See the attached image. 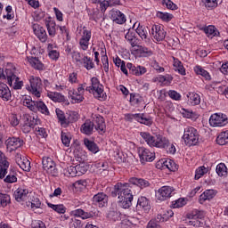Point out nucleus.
I'll list each match as a JSON object with an SVG mask.
<instances>
[{
  "instance_id": "obj_1",
  "label": "nucleus",
  "mask_w": 228,
  "mask_h": 228,
  "mask_svg": "<svg viewBox=\"0 0 228 228\" xmlns=\"http://www.w3.org/2000/svg\"><path fill=\"white\" fill-rule=\"evenodd\" d=\"M151 183L143 178L131 177L128 183H118L111 191V197H118L119 206L123 209H129L133 206V195L140 193V191H134V188H149Z\"/></svg>"
},
{
  "instance_id": "obj_2",
  "label": "nucleus",
  "mask_w": 228,
  "mask_h": 228,
  "mask_svg": "<svg viewBox=\"0 0 228 228\" xmlns=\"http://www.w3.org/2000/svg\"><path fill=\"white\" fill-rule=\"evenodd\" d=\"M140 136L149 145V147H156V149H168L169 154H175L176 152L175 145L170 144L168 138L163 134L152 135L149 132H140ZM169 147V148H168Z\"/></svg>"
},
{
  "instance_id": "obj_3",
  "label": "nucleus",
  "mask_w": 228,
  "mask_h": 228,
  "mask_svg": "<svg viewBox=\"0 0 228 228\" xmlns=\"http://www.w3.org/2000/svg\"><path fill=\"white\" fill-rule=\"evenodd\" d=\"M94 129L99 133V134H104L106 133V122L104 118L101 115H94L93 121L86 119L80 127L82 134L91 136L94 134Z\"/></svg>"
},
{
  "instance_id": "obj_4",
  "label": "nucleus",
  "mask_w": 228,
  "mask_h": 228,
  "mask_svg": "<svg viewBox=\"0 0 228 228\" xmlns=\"http://www.w3.org/2000/svg\"><path fill=\"white\" fill-rule=\"evenodd\" d=\"M23 106L28 108L33 113H42L43 115H49V109L47 105L42 101H33L30 96H25L22 101Z\"/></svg>"
},
{
  "instance_id": "obj_5",
  "label": "nucleus",
  "mask_w": 228,
  "mask_h": 228,
  "mask_svg": "<svg viewBox=\"0 0 228 228\" xmlns=\"http://www.w3.org/2000/svg\"><path fill=\"white\" fill-rule=\"evenodd\" d=\"M86 91L89 94H93L95 99L98 101H106V93H104V86L101 84V81L96 77L91 78V86L86 87Z\"/></svg>"
},
{
  "instance_id": "obj_6",
  "label": "nucleus",
  "mask_w": 228,
  "mask_h": 228,
  "mask_svg": "<svg viewBox=\"0 0 228 228\" xmlns=\"http://www.w3.org/2000/svg\"><path fill=\"white\" fill-rule=\"evenodd\" d=\"M183 140L188 147L197 145L199 143V131L193 126L185 127Z\"/></svg>"
},
{
  "instance_id": "obj_7",
  "label": "nucleus",
  "mask_w": 228,
  "mask_h": 228,
  "mask_svg": "<svg viewBox=\"0 0 228 228\" xmlns=\"http://www.w3.org/2000/svg\"><path fill=\"white\" fill-rule=\"evenodd\" d=\"M85 84H80L76 91L74 88H69L68 92L69 99H71L73 104H79L85 101Z\"/></svg>"
},
{
  "instance_id": "obj_8",
  "label": "nucleus",
  "mask_w": 228,
  "mask_h": 228,
  "mask_svg": "<svg viewBox=\"0 0 228 228\" xmlns=\"http://www.w3.org/2000/svg\"><path fill=\"white\" fill-rule=\"evenodd\" d=\"M30 86L28 87V92L39 99L42 95V79L39 77L30 76L29 77Z\"/></svg>"
},
{
  "instance_id": "obj_9",
  "label": "nucleus",
  "mask_w": 228,
  "mask_h": 228,
  "mask_svg": "<svg viewBox=\"0 0 228 228\" xmlns=\"http://www.w3.org/2000/svg\"><path fill=\"white\" fill-rule=\"evenodd\" d=\"M209 126L211 127H224L228 124L227 115L224 113H214L208 119Z\"/></svg>"
},
{
  "instance_id": "obj_10",
  "label": "nucleus",
  "mask_w": 228,
  "mask_h": 228,
  "mask_svg": "<svg viewBox=\"0 0 228 228\" xmlns=\"http://www.w3.org/2000/svg\"><path fill=\"white\" fill-rule=\"evenodd\" d=\"M5 78L7 79L9 86H12V85H13L14 90H20V88H22V81H20L17 75H15V73H13L12 69H5Z\"/></svg>"
},
{
  "instance_id": "obj_11",
  "label": "nucleus",
  "mask_w": 228,
  "mask_h": 228,
  "mask_svg": "<svg viewBox=\"0 0 228 228\" xmlns=\"http://www.w3.org/2000/svg\"><path fill=\"white\" fill-rule=\"evenodd\" d=\"M138 154L142 165H145L147 162L151 163L153 159H156V153L151 151V150L145 147L139 148Z\"/></svg>"
},
{
  "instance_id": "obj_12",
  "label": "nucleus",
  "mask_w": 228,
  "mask_h": 228,
  "mask_svg": "<svg viewBox=\"0 0 228 228\" xmlns=\"http://www.w3.org/2000/svg\"><path fill=\"white\" fill-rule=\"evenodd\" d=\"M175 193V189L173 186L164 185L158 190L156 197L159 200H167Z\"/></svg>"
},
{
  "instance_id": "obj_13",
  "label": "nucleus",
  "mask_w": 228,
  "mask_h": 228,
  "mask_svg": "<svg viewBox=\"0 0 228 228\" xmlns=\"http://www.w3.org/2000/svg\"><path fill=\"white\" fill-rule=\"evenodd\" d=\"M150 33L156 42H163L167 37V31L161 25H152Z\"/></svg>"
},
{
  "instance_id": "obj_14",
  "label": "nucleus",
  "mask_w": 228,
  "mask_h": 228,
  "mask_svg": "<svg viewBox=\"0 0 228 228\" xmlns=\"http://www.w3.org/2000/svg\"><path fill=\"white\" fill-rule=\"evenodd\" d=\"M92 39V31L88 30L86 27H83L82 35L79 39V47L82 51H87Z\"/></svg>"
},
{
  "instance_id": "obj_15",
  "label": "nucleus",
  "mask_w": 228,
  "mask_h": 228,
  "mask_svg": "<svg viewBox=\"0 0 228 228\" xmlns=\"http://www.w3.org/2000/svg\"><path fill=\"white\" fill-rule=\"evenodd\" d=\"M42 163L44 170H46L50 175L53 177L58 175V169H56V164L53 162V159L45 157L43 158Z\"/></svg>"
},
{
  "instance_id": "obj_16",
  "label": "nucleus",
  "mask_w": 228,
  "mask_h": 228,
  "mask_svg": "<svg viewBox=\"0 0 228 228\" xmlns=\"http://www.w3.org/2000/svg\"><path fill=\"white\" fill-rule=\"evenodd\" d=\"M110 19L114 22V24H126L127 22V18L124 12H120L118 9H112L110 12Z\"/></svg>"
},
{
  "instance_id": "obj_17",
  "label": "nucleus",
  "mask_w": 228,
  "mask_h": 228,
  "mask_svg": "<svg viewBox=\"0 0 228 228\" xmlns=\"http://www.w3.org/2000/svg\"><path fill=\"white\" fill-rule=\"evenodd\" d=\"M206 216V212L202 210H193L192 212L187 215V218H189L190 225H193V227H197L199 225V220H202Z\"/></svg>"
},
{
  "instance_id": "obj_18",
  "label": "nucleus",
  "mask_w": 228,
  "mask_h": 228,
  "mask_svg": "<svg viewBox=\"0 0 228 228\" xmlns=\"http://www.w3.org/2000/svg\"><path fill=\"white\" fill-rule=\"evenodd\" d=\"M10 167V162L6 155L0 151V179H4Z\"/></svg>"
},
{
  "instance_id": "obj_19",
  "label": "nucleus",
  "mask_w": 228,
  "mask_h": 228,
  "mask_svg": "<svg viewBox=\"0 0 228 228\" xmlns=\"http://www.w3.org/2000/svg\"><path fill=\"white\" fill-rule=\"evenodd\" d=\"M7 149L11 151H17L24 145V141L19 137H10L6 141Z\"/></svg>"
},
{
  "instance_id": "obj_20",
  "label": "nucleus",
  "mask_w": 228,
  "mask_h": 228,
  "mask_svg": "<svg viewBox=\"0 0 228 228\" xmlns=\"http://www.w3.org/2000/svg\"><path fill=\"white\" fill-rule=\"evenodd\" d=\"M29 193V190L26 185H20L15 191L14 197L17 202H22V200H26L28 195Z\"/></svg>"
},
{
  "instance_id": "obj_21",
  "label": "nucleus",
  "mask_w": 228,
  "mask_h": 228,
  "mask_svg": "<svg viewBox=\"0 0 228 228\" xmlns=\"http://www.w3.org/2000/svg\"><path fill=\"white\" fill-rule=\"evenodd\" d=\"M16 163L24 172H29L31 170V162L26 158L22 159V156L19 153L15 156Z\"/></svg>"
},
{
  "instance_id": "obj_22",
  "label": "nucleus",
  "mask_w": 228,
  "mask_h": 228,
  "mask_svg": "<svg viewBox=\"0 0 228 228\" xmlns=\"http://www.w3.org/2000/svg\"><path fill=\"white\" fill-rule=\"evenodd\" d=\"M33 32L38 38V40H40V42H47V32L45 31V28H44V27L38 24H34Z\"/></svg>"
},
{
  "instance_id": "obj_23",
  "label": "nucleus",
  "mask_w": 228,
  "mask_h": 228,
  "mask_svg": "<svg viewBox=\"0 0 228 228\" xmlns=\"http://www.w3.org/2000/svg\"><path fill=\"white\" fill-rule=\"evenodd\" d=\"M126 67L133 76H143V74L147 73V68L143 66H134V64L128 62Z\"/></svg>"
},
{
  "instance_id": "obj_24",
  "label": "nucleus",
  "mask_w": 228,
  "mask_h": 228,
  "mask_svg": "<svg viewBox=\"0 0 228 228\" xmlns=\"http://www.w3.org/2000/svg\"><path fill=\"white\" fill-rule=\"evenodd\" d=\"M93 201L99 208H104L108 204V196L104 192H99L94 196Z\"/></svg>"
},
{
  "instance_id": "obj_25",
  "label": "nucleus",
  "mask_w": 228,
  "mask_h": 228,
  "mask_svg": "<svg viewBox=\"0 0 228 228\" xmlns=\"http://www.w3.org/2000/svg\"><path fill=\"white\" fill-rule=\"evenodd\" d=\"M137 28H135V32L137 35L142 38V40H144V42H149V28L143 25H140V23H134V26Z\"/></svg>"
},
{
  "instance_id": "obj_26",
  "label": "nucleus",
  "mask_w": 228,
  "mask_h": 228,
  "mask_svg": "<svg viewBox=\"0 0 228 228\" xmlns=\"http://www.w3.org/2000/svg\"><path fill=\"white\" fill-rule=\"evenodd\" d=\"M136 208L139 211H144V213H149L151 209V203H149V200L145 197H141L137 200Z\"/></svg>"
},
{
  "instance_id": "obj_27",
  "label": "nucleus",
  "mask_w": 228,
  "mask_h": 228,
  "mask_svg": "<svg viewBox=\"0 0 228 228\" xmlns=\"http://www.w3.org/2000/svg\"><path fill=\"white\" fill-rule=\"evenodd\" d=\"M155 81L162 86H169V85H172V81H174V77L170 74L159 75L155 77Z\"/></svg>"
},
{
  "instance_id": "obj_28",
  "label": "nucleus",
  "mask_w": 228,
  "mask_h": 228,
  "mask_svg": "<svg viewBox=\"0 0 228 228\" xmlns=\"http://www.w3.org/2000/svg\"><path fill=\"white\" fill-rule=\"evenodd\" d=\"M216 196V191H215L213 189L206 190L200 196V200H199L200 204H204V202H206V200H211L215 199Z\"/></svg>"
},
{
  "instance_id": "obj_29",
  "label": "nucleus",
  "mask_w": 228,
  "mask_h": 228,
  "mask_svg": "<svg viewBox=\"0 0 228 228\" xmlns=\"http://www.w3.org/2000/svg\"><path fill=\"white\" fill-rule=\"evenodd\" d=\"M0 97L3 101H10L12 99V91L6 84H0Z\"/></svg>"
},
{
  "instance_id": "obj_30",
  "label": "nucleus",
  "mask_w": 228,
  "mask_h": 228,
  "mask_svg": "<svg viewBox=\"0 0 228 228\" xmlns=\"http://www.w3.org/2000/svg\"><path fill=\"white\" fill-rule=\"evenodd\" d=\"M55 113L58 118V121L61 123V126L62 127H67L69 124H70V121L65 117V112L60 109L55 110Z\"/></svg>"
},
{
  "instance_id": "obj_31",
  "label": "nucleus",
  "mask_w": 228,
  "mask_h": 228,
  "mask_svg": "<svg viewBox=\"0 0 228 228\" xmlns=\"http://www.w3.org/2000/svg\"><path fill=\"white\" fill-rule=\"evenodd\" d=\"M193 70L195 74H197V76H201L202 77H204V79H206V81H211V75L209 74V72H208V70L204 69L202 66L196 65L193 68Z\"/></svg>"
},
{
  "instance_id": "obj_32",
  "label": "nucleus",
  "mask_w": 228,
  "mask_h": 228,
  "mask_svg": "<svg viewBox=\"0 0 228 228\" xmlns=\"http://www.w3.org/2000/svg\"><path fill=\"white\" fill-rule=\"evenodd\" d=\"M173 66L175 72H178L181 76H186V69H184L183 62L179 59L173 57Z\"/></svg>"
},
{
  "instance_id": "obj_33",
  "label": "nucleus",
  "mask_w": 228,
  "mask_h": 228,
  "mask_svg": "<svg viewBox=\"0 0 228 228\" xmlns=\"http://www.w3.org/2000/svg\"><path fill=\"white\" fill-rule=\"evenodd\" d=\"M79 67H83L86 70H92V69H95V63H94V60L88 56H84L82 62H80Z\"/></svg>"
},
{
  "instance_id": "obj_34",
  "label": "nucleus",
  "mask_w": 228,
  "mask_h": 228,
  "mask_svg": "<svg viewBox=\"0 0 228 228\" xmlns=\"http://www.w3.org/2000/svg\"><path fill=\"white\" fill-rule=\"evenodd\" d=\"M71 215H73V216L82 218V220H87V218H92L94 216V214L90 212H86L81 208L71 211Z\"/></svg>"
},
{
  "instance_id": "obj_35",
  "label": "nucleus",
  "mask_w": 228,
  "mask_h": 228,
  "mask_svg": "<svg viewBox=\"0 0 228 228\" xmlns=\"http://www.w3.org/2000/svg\"><path fill=\"white\" fill-rule=\"evenodd\" d=\"M45 24L46 26L49 37H56V22L51 19L45 20Z\"/></svg>"
},
{
  "instance_id": "obj_36",
  "label": "nucleus",
  "mask_w": 228,
  "mask_h": 228,
  "mask_svg": "<svg viewBox=\"0 0 228 228\" xmlns=\"http://www.w3.org/2000/svg\"><path fill=\"white\" fill-rule=\"evenodd\" d=\"M163 168H167L170 172H175L178 170L179 166L175 164V162L170 159L161 161Z\"/></svg>"
},
{
  "instance_id": "obj_37",
  "label": "nucleus",
  "mask_w": 228,
  "mask_h": 228,
  "mask_svg": "<svg viewBox=\"0 0 228 228\" xmlns=\"http://www.w3.org/2000/svg\"><path fill=\"white\" fill-rule=\"evenodd\" d=\"M172 216H174L172 209L164 210L163 213L157 216V222H168Z\"/></svg>"
},
{
  "instance_id": "obj_38",
  "label": "nucleus",
  "mask_w": 228,
  "mask_h": 228,
  "mask_svg": "<svg viewBox=\"0 0 228 228\" xmlns=\"http://www.w3.org/2000/svg\"><path fill=\"white\" fill-rule=\"evenodd\" d=\"M187 98L191 106H199L200 104V95L197 93H189Z\"/></svg>"
},
{
  "instance_id": "obj_39",
  "label": "nucleus",
  "mask_w": 228,
  "mask_h": 228,
  "mask_svg": "<svg viewBox=\"0 0 228 228\" xmlns=\"http://www.w3.org/2000/svg\"><path fill=\"white\" fill-rule=\"evenodd\" d=\"M28 61L29 65H31V67H33V69L36 70H44L45 69L44 63H42L38 58L30 57L28 59Z\"/></svg>"
},
{
  "instance_id": "obj_40",
  "label": "nucleus",
  "mask_w": 228,
  "mask_h": 228,
  "mask_svg": "<svg viewBox=\"0 0 228 228\" xmlns=\"http://www.w3.org/2000/svg\"><path fill=\"white\" fill-rule=\"evenodd\" d=\"M125 38L128 41L132 47L138 46V38H136V36H134V31L128 30L127 33L125 35Z\"/></svg>"
},
{
  "instance_id": "obj_41",
  "label": "nucleus",
  "mask_w": 228,
  "mask_h": 228,
  "mask_svg": "<svg viewBox=\"0 0 228 228\" xmlns=\"http://www.w3.org/2000/svg\"><path fill=\"white\" fill-rule=\"evenodd\" d=\"M84 145H86V149L93 152V154H97L99 152V146L94 141H90L89 139H84Z\"/></svg>"
},
{
  "instance_id": "obj_42",
  "label": "nucleus",
  "mask_w": 228,
  "mask_h": 228,
  "mask_svg": "<svg viewBox=\"0 0 228 228\" xmlns=\"http://www.w3.org/2000/svg\"><path fill=\"white\" fill-rule=\"evenodd\" d=\"M204 33L208 38H214V37H218V35H220L218 29L213 25H209L208 27L205 28Z\"/></svg>"
},
{
  "instance_id": "obj_43",
  "label": "nucleus",
  "mask_w": 228,
  "mask_h": 228,
  "mask_svg": "<svg viewBox=\"0 0 228 228\" xmlns=\"http://www.w3.org/2000/svg\"><path fill=\"white\" fill-rule=\"evenodd\" d=\"M137 122L143 124L144 126H152V118L151 116L139 113L137 116Z\"/></svg>"
},
{
  "instance_id": "obj_44",
  "label": "nucleus",
  "mask_w": 228,
  "mask_h": 228,
  "mask_svg": "<svg viewBox=\"0 0 228 228\" xmlns=\"http://www.w3.org/2000/svg\"><path fill=\"white\" fill-rule=\"evenodd\" d=\"M216 143L218 145H227L228 143V130L221 132L216 137Z\"/></svg>"
},
{
  "instance_id": "obj_45",
  "label": "nucleus",
  "mask_w": 228,
  "mask_h": 228,
  "mask_svg": "<svg viewBox=\"0 0 228 228\" xmlns=\"http://www.w3.org/2000/svg\"><path fill=\"white\" fill-rule=\"evenodd\" d=\"M216 172L219 177H227V166H225L224 163H219L216 167Z\"/></svg>"
},
{
  "instance_id": "obj_46",
  "label": "nucleus",
  "mask_w": 228,
  "mask_h": 228,
  "mask_svg": "<svg viewBox=\"0 0 228 228\" xmlns=\"http://www.w3.org/2000/svg\"><path fill=\"white\" fill-rule=\"evenodd\" d=\"M47 97H49V99H51V101H53V102H61V101H63V95H61V94L57 93V92H51L48 91L46 93Z\"/></svg>"
},
{
  "instance_id": "obj_47",
  "label": "nucleus",
  "mask_w": 228,
  "mask_h": 228,
  "mask_svg": "<svg viewBox=\"0 0 228 228\" xmlns=\"http://www.w3.org/2000/svg\"><path fill=\"white\" fill-rule=\"evenodd\" d=\"M47 206L60 215H65V213L67 212V208H65V206H63L62 204L54 205L53 203H47Z\"/></svg>"
},
{
  "instance_id": "obj_48",
  "label": "nucleus",
  "mask_w": 228,
  "mask_h": 228,
  "mask_svg": "<svg viewBox=\"0 0 228 228\" xmlns=\"http://www.w3.org/2000/svg\"><path fill=\"white\" fill-rule=\"evenodd\" d=\"M27 122L30 125L31 128L35 131L40 126V119L38 117L26 116Z\"/></svg>"
},
{
  "instance_id": "obj_49",
  "label": "nucleus",
  "mask_w": 228,
  "mask_h": 228,
  "mask_svg": "<svg viewBox=\"0 0 228 228\" xmlns=\"http://www.w3.org/2000/svg\"><path fill=\"white\" fill-rule=\"evenodd\" d=\"M202 3L207 10H215V8H218L220 0H202Z\"/></svg>"
},
{
  "instance_id": "obj_50",
  "label": "nucleus",
  "mask_w": 228,
  "mask_h": 228,
  "mask_svg": "<svg viewBox=\"0 0 228 228\" xmlns=\"http://www.w3.org/2000/svg\"><path fill=\"white\" fill-rule=\"evenodd\" d=\"M208 172H209V170L205 166H201V167H198L195 171L194 179L196 181H199V179H200V177H203V175H206V174H208Z\"/></svg>"
},
{
  "instance_id": "obj_51",
  "label": "nucleus",
  "mask_w": 228,
  "mask_h": 228,
  "mask_svg": "<svg viewBox=\"0 0 228 228\" xmlns=\"http://www.w3.org/2000/svg\"><path fill=\"white\" fill-rule=\"evenodd\" d=\"M64 175L67 177H77V171L76 166H69L63 170Z\"/></svg>"
},
{
  "instance_id": "obj_52",
  "label": "nucleus",
  "mask_w": 228,
  "mask_h": 228,
  "mask_svg": "<svg viewBox=\"0 0 228 228\" xmlns=\"http://www.w3.org/2000/svg\"><path fill=\"white\" fill-rule=\"evenodd\" d=\"M157 17L164 22H170L174 19V15L168 12H158Z\"/></svg>"
},
{
  "instance_id": "obj_53",
  "label": "nucleus",
  "mask_w": 228,
  "mask_h": 228,
  "mask_svg": "<svg viewBox=\"0 0 228 228\" xmlns=\"http://www.w3.org/2000/svg\"><path fill=\"white\" fill-rule=\"evenodd\" d=\"M102 63L103 66V70L105 72L110 71V60L108 59V55H106V52L102 51Z\"/></svg>"
},
{
  "instance_id": "obj_54",
  "label": "nucleus",
  "mask_w": 228,
  "mask_h": 228,
  "mask_svg": "<svg viewBox=\"0 0 228 228\" xmlns=\"http://www.w3.org/2000/svg\"><path fill=\"white\" fill-rule=\"evenodd\" d=\"M10 195L0 193V208H6L10 204Z\"/></svg>"
},
{
  "instance_id": "obj_55",
  "label": "nucleus",
  "mask_w": 228,
  "mask_h": 228,
  "mask_svg": "<svg viewBox=\"0 0 228 228\" xmlns=\"http://www.w3.org/2000/svg\"><path fill=\"white\" fill-rule=\"evenodd\" d=\"M86 55L81 54L79 52H73L71 53V58L73 61L77 63V65H81V62L83 61V58H85Z\"/></svg>"
},
{
  "instance_id": "obj_56",
  "label": "nucleus",
  "mask_w": 228,
  "mask_h": 228,
  "mask_svg": "<svg viewBox=\"0 0 228 228\" xmlns=\"http://www.w3.org/2000/svg\"><path fill=\"white\" fill-rule=\"evenodd\" d=\"M4 181V183H8L9 184L17 183V173H15V171H11Z\"/></svg>"
},
{
  "instance_id": "obj_57",
  "label": "nucleus",
  "mask_w": 228,
  "mask_h": 228,
  "mask_svg": "<svg viewBox=\"0 0 228 228\" xmlns=\"http://www.w3.org/2000/svg\"><path fill=\"white\" fill-rule=\"evenodd\" d=\"M143 102V98L140 94H130V102L136 106V104H141Z\"/></svg>"
},
{
  "instance_id": "obj_58",
  "label": "nucleus",
  "mask_w": 228,
  "mask_h": 228,
  "mask_svg": "<svg viewBox=\"0 0 228 228\" xmlns=\"http://www.w3.org/2000/svg\"><path fill=\"white\" fill-rule=\"evenodd\" d=\"M61 142H62L63 145H65V147L70 146V134L66 133V132H61Z\"/></svg>"
},
{
  "instance_id": "obj_59",
  "label": "nucleus",
  "mask_w": 228,
  "mask_h": 228,
  "mask_svg": "<svg viewBox=\"0 0 228 228\" xmlns=\"http://www.w3.org/2000/svg\"><path fill=\"white\" fill-rule=\"evenodd\" d=\"M137 51L142 57L152 56V51L149 50L147 47L138 46Z\"/></svg>"
},
{
  "instance_id": "obj_60",
  "label": "nucleus",
  "mask_w": 228,
  "mask_h": 228,
  "mask_svg": "<svg viewBox=\"0 0 228 228\" xmlns=\"http://www.w3.org/2000/svg\"><path fill=\"white\" fill-rule=\"evenodd\" d=\"M69 228H83V224H81V220L74 217L70 219Z\"/></svg>"
},
{
  "instance_id": "obj_61",
  "label": "nucleus",
  "mask_w": 228,
  "mask_h": 228,
  "mask_svg": "<svg viewBox=\"0 0 228 228\" xmlns=\"http://www.w3.org/2000/svg\"><path fill=\"white\" fill-rule=\"evenodd\" d=\"M163 6H166L167 10H177V5L171 0H162Z\"/></svg>"
},
{
  "instance_id": "obj_62",
  "label": "nucleus",
  "mask_w": 228,
  "mask_h": 228,
  "mask_svg": "<svg viewBox=\"0 0 228 228\" xmlns=\"http://www.w3.org/2000/svg\"><path fill=\"white\" fill-rule=\"evenodd\" d=\"M185 204H186V201H184V199L180 198L172 202V208H183V206H184Z\"/></svg>"
},
{
  "instance_id": "obj_63",
  "label": "nucleus",
  "mask_w": 228,
  "mask_h": 228,
  "mask_svg": "<svg viewBox=\"0 0 228 228\" xmlns=\"http://www.w3.org/2000/svg\"><path fill=\"white\" fill-rule=\"evenodd\" d=\"M113 4H118V0H105L101 4L102 8H108V6H113Z\"/></svg>"
},
{
  "instance_id": "obj_64",
  "label": "nucleus",
  "mask_w": 228,
  "mask_h": 228,
  "mask_svg": "<svg viewBox=\"0 0 228 228\" xmlns=\"http://www.w3.org/2000/svg\"><path fill=\"white\" fill-rule=\"evenodd\" d=\"M31 227L32 228H47L45 226V224L40 220H36V221H33L32 222V224H31Z\"/></svg>"
}]
</instances>
